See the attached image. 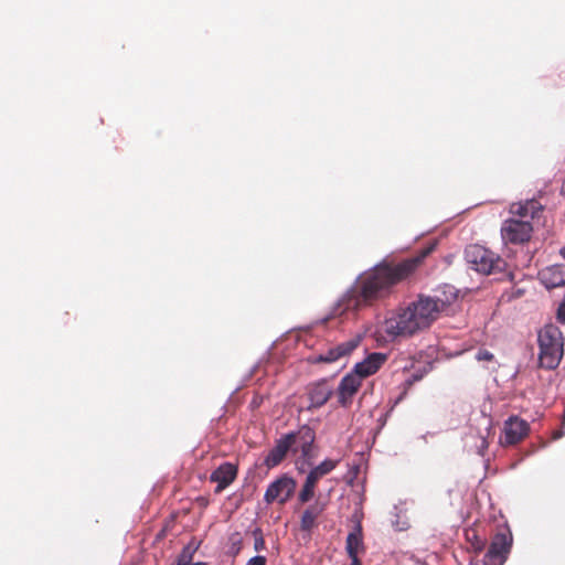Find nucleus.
<instances>
[{
    "label": "nucleus",
    "mask_w": 565,
    "mask_h": 565,
    "mask_svg": "<svg viewBox=\"0 0 565 565\" xmlns=\"http://www.w3.org/2000/svg\"><path fill=\"white\" fill-rule=\"evenodd\" d=\"M195 565H201L200 563L195 564Z\"/></svg>",
    "instance_id": "nucleus-31"
},
{
    "label": "nucleus",
    "mask_w": 565,
    "mask_h": 565,
    "mask_svg": "<svg viewBox=\"0 0 565 565\" xmlns=\"http://www.w3.org/2000/svg\"><path fill=\"white\" fill-rule=\"evenodd\" d=\"M350 565H362L360 558H354V559H351V564Z\"/></svg>",
    "instance_id": "nucleus-28"
},
{
    "label": "nucleus",
    "mask_w": 565,
    "mask_h": 565,
    "mask_svg": "<svg viewBox=\"0 0 565 565\" xmlns=\"http://www.w3.org/2000/svg\"><path fill=\"white\" fill-rule=\"evenodd\" d=\"M362 381L352 372L342 377L337 390L338 402L342 407H349L352 404L354 395L362 385Z\"/></svg>",
    "instance_id": "nucleus-8"
},
{
    "label": "nucleus",
    "mask_w": 565,
    "mask_h": 565,
    "mask_svg": "<svg viewBox=\"0 0 565 565\" xmlns=\"http://www.w3.org/2000/svg\"><path fill=\"white\" fill-rule=\"evenodd\" d=\"M317 483L318 482L316 480L307 476L302 484V488L298 494V501L301 504L309 502L315 497Z\"/></svg>",
    "instance_id": "nucleus-21"
},
{
    "label": "nucleus",
    "mask_w": 565,
    "mask_h": 565,
    "mask_svg": "<svg viewBox=\"0 0 565 565\" xmlns=\"http://www.w3.org/2000/svg\"><path fill=\"white\" fill-rule=\"evenodd\" d=\"M295 446V436L287 434L276 441L275 447L266 456L264 463L268 468L278 466L286 457L287 452Z\"/></svg>",
    "instance_id": "nucleus-11"
},
{
    "label": "nucleus",
    "mask_w": 565,
    "mask_h": 565,
    "mask_svg": "<svg viewBox=\"0 0 565 565\" xmlns=\"http://www.w3.org/2000/svg\"><path fill=\"white\" fill-rule=\"evenodd\" d=\"M539 279L546 289L565 286V265H552L539 273Z\"/></svg>",
    "instance_id": "nucleus-14"
},
{
    "label": "nucleus",
    "mask_w": 565,
    "mask_h": 565,
    "mask_svg": "<svg viewBox=\"0 0 565 565\" xmlns=\"http://www.w3.org/2000/svg\"><path fill=\"white\" fill-rule=\"evenodd\" d=\"M539 363L541 367L554 370L564 354V335L555 324L544 326L537 333Z\"/></svg>",
    "instance_id": "nucleus-3"
},
{
    "label": "nucleus",
    "mask_w": 565,
    "mask_h": 565,
    "mask_svg": "<svg viewBox=\"0 0 565 565\" xmlns=\"http://www.w3.org/2000/svg\"><path fill=\"white\" fill-rule=\"evenodd\" d=\"M450 302L449 298L419 296L416 301L384 321V332L392 338L411 337L429 328Z\"/></svg>",
    "instance_id": "nucleus-2"
},
{
    "label": "nucleus",
    "mask_w": 565,
    "mask_h": 565,
    "mask_svg": "<svg viewBox=\"0 0 565 565\" xmlns=\"http://www.w3.org/2000/svg\"><path fill=\"white\" fill-rule=\"evenodd\" d=\"M324 510L326 504L320 501H316L315 503L308 505L302 512L300 519L301 531L310 532L317 525V520Z\"/></svg>",
    "instance_id": "nucleus-18"
},
{
    "label": "nucleus",
    "mask_w": 565,
    "mask_h": 565,
    "mask_svg": "<svg viewBox=\"0 0 565 565\" xmlns=\"http://www.w3.org/2000/svg\"><path fill=\"white\" fill-rule=\"evenodd\" d=\"M362 519H363L362 509H356L351 516V521L354 523V527L352 531H358L359 526L362 527Z\"/></svg>",
    "instance_id": "nucleus-25"
},
{
    "label": "nucleus",
    "mask_w": 565,
    "mask_h": 565,
    "mask_svg": "<svg viewBox=\"0 0 565 565\" xmlns=\"http://www.w3.org/2000/svg\"><path fill=\"white\" fill-rule=\"evenodd\" d=\"M512 543L513 536L509 529L497 532L484 555L483 565H503L510 554Z\"/></svg>",
    "instance_id": "nucleus-5"
},
{
    "label": "nucleus",
    "mask_w": 565,
    "mask_h": 565,
    "mask_svg": "<svg viewBox=\"0 0 565 565\" xmlns=\"http://www.w3.org/2000/svg\"><path fill=\"white\" fill-rule=\"evenodd\" d=\"M296 488V480L287 475H282L268 484L264 494V501L267 504L278 502L280 505H284L291 499Z\"/></svg>",
    "instance_id": "nucleus-7"
},
{
    "label": "nucleus",
    "mask_w": 565,
    "mask_h": 565,
    "mask_svg": "<svg viewBox=\"0 0 565 565\" xmlns=\"http://www.w3.org/2000/svg\"><path fill=\"white\" fill-rule=\"evenodd\" d=\"M501 238L505 245H521L527 243L533 233V225L529 220L510 217L501 225Z\"/></svg>",
    "instance_id": "nucleus-6"
},
{
    "label": "nucleus",
    "mask_w": 565,
    "mask_h": 565,
    "mask_svg": "<svg viewBox=\"0 0 565 565\" xmlns=\"http://www.w3.org/2000/svg\"><path fill=\"white\" fill-rule=\"evenodd\" d=\"M339 460L326 459L320 465L310 470L308 476L317 482L328 473H330L338 466Z\"/></svg>",
    "instance_id": "nucleus-20"
},
{
    "label": "nucleus",
    "mask_w": 565,
    "mask_h": 565,
    "mask_svg": "<svg viewBox=\"0 0 565 565\" xmlns=\"http://www.w3.org/2000/svg\"><path fill=\"white\" fill-rule=\"evenodd\" d=\"M243 548V535L241 532H233L230 534L227 540V553L232 556H236Z\"/></svg>",
    "instance_id": "nucleus-22"
},
{
    "label": "nucleus",
    "mask_w": 565,
    "mask_h": 565,
    "mask_svg": "<svg viewBox=\"0 0 565 565\" xmlns=\"http://www.w3.org/2000/svg\"><path fill=\"white\" fill-rule=\"evenodd\" d=\"M253 536H254V550L256 552L266 550V542H265L262 529L256 527L253 531Z\"/></svg>",
    "instance_id": "nucleus-23"
},
{
    "label": "nucleus",
    "mask_w": 565,
    "mask_h": 565,
    "mask_svg": "<svg viewBox=\"0 0 565 565\" xmlns=\"http://www.w3.org/2000/svg\"><path fill=\"white\" fill-rule=\"evenodd\" d=\"M543 211V205L535 199L514 202L510 205L509 212L516 216V220H529L530 222L539 217Z\"/></svg>",
    "instance_id": "nucleus-12"
},
{
    "label": "nucleus",
    "mask_w": 565,
    "mask_h": 565,
    "mask_svg": "<svg viewBox=\"0 0 565 565\" xmlns=\"http://www.w3.org/2000/svg\"><path fill=\"white\" fill-rule=\"evenodd\" d=\"M556 318L559 322L565 323V294L557 308Z\"/></svg>",
    "instance_id": "nucleus-26"
},
{
    "label": "nucleus",
    "mask_w": 565,
    "mask_h": 565,
    "mask_svg": "<svg viewBox=\"0 0 565 565\" xmlns=\"http://www.w3.org/2000/svg\"><path fill=\"white\" fill-rule=\"evenodd\" d=\"M559 255L565 258V246L559 249Z\"/></svg>",
    "instance_id": "nucleus-29"
},
{
    "label": "nucleus",
    "mask_w": 565,
    "mask_h": 565,
    "mask_svg": "<svg viewBox=\"0 0 565 565\" xmlns=\"http://www.w3.org/2000/svg\"><path fill=\"white\" fill-rule=\"evenodd\" d=\"M246 565H267V558L263 555H256L249 558Z\"/></svg>",
    "instance_id": "nucleus-27"
},
{
    "label": "nucleus",
    "mask_w": 565,
    "mask_h": 565,
    "mask_svg": "<svg viewBox=\"0 0 565 565\" xmlns=\"http://www.w3.org/2000/svg\"><path fill=\"white\" fill-rule=\"evenodd\" d=\"M360 337H355L343 343H340L337 347L329 349L326 353L320 354L318 361L324 363L335 362L340 358L349 355L352 351H354L360 344Z\"/></svg>",
    "instance_id": "nucleus-17"
},
{
    "label": "nucleus",
    "mask_w": 565,
    "mask_h": 565,
    "mask_svg": "<svg viewBox=\"0 0 565 565\" xmlns=\"http://www.w3.org/2000/svg\"><path fill=\"white\" fill-rule=\"evenodd\" d=\"M530 427L525 420L519 417H510L504 424V437L502 439V444L515 445L527 436Z\"/></svg>",
    "instance_id": "nucleus-9"
},
{
    "label": "nucleus",
    "mask_w": 565,
    "mask_h": 565,
    "mask_svg": "<svg viewBox=\"0 0 565 565\" xmlns=\"http://www.w3.org/2000/svg\"><path fill=\"white\" fill-rule=\"evenodd\" d=\"M466 259L475 270L484 275L501 273L507 267L503 258L478 244L467 247Z\"/></svg>",
    "instance_id": "nucleus-4"
},
{
    "label": "nucleus",
    "mask_w": 565,
    "mask_h": 565,
    "mask_svg": "<svg viewBox=\"0 0 565 565\" xmlns=\"http://www.w3.org/2000/svg\"><path fill=\"white\" fill-rule=\"evenodd\" d=\"M291 434L295 436V446H297L295 451L299 448L306 460L312 459L316 438L315 431L308 426H302L297 433Z\"/></svg>",
    "instance_id": "nucleus-15"
},
{
    "label": "nucleus",
    "mask_w": 565,
    "mask_h": 565,
    "mask_svg": "<svg viewBox=\"0 0 565 565\" xmlns=\"http://www.w3.org/2000/svg\"><path fill=\"white\" fill-rule=\"evenodd\" d=\"M434 246L420 249L401 262L383 260L361 274L338 302L340 312L359 310L387 297L393 288L409 278L431 253Z\"/></svg>",
    "instance_id": "nucleus-1"
},
{
    "label": "nucleus",
    "mask_w": 565,
    "mask_h": 565,
    "mask_svg": "<svg viewBox=\"0 0 565 565\" xmlns=\"http://www.w3.org/2000/svg\"><path fill=\"white\" fill-rule=\"evenodd\" d=\"M177 565H186L185 562H183L182 559L179 561V563Z\"/></svg>",
    "instance_id": "nucleus-30"
},
{
    "label": "nucleus",
    "mask_w": 565,
    "mask_h": 565,
    "mask_svg": "<svg viewBox=\"0 0 565 565\" xmlns=\"http://www.w3.org/2000/svg\"><path fill=\"white\" fill-rule=\"evenodd\" d=\"M386 360L387 355L385 353H370L363 361L356 363L351 372L363 380L375 374Z\"/></svg>",
    "instance_id": "nucleus-10"
},
{
    "label": "nucleus",
    "mask_w": 565,
    "mask_h": 565,
    "mask_svg": "<svg viewBox=\"0 0 565 565\" xmlns=\"http://www.w3.org/2000/svg\"><path fill=\"white\" fill-rule=\"evenodd\" d=\"M237 477V467L231 462H223L220 465L210 477L212 482H215L217 486L215 488V493H221L224 489H226Z\"/></svg>",
    "instance_id": "nucleus-13"
},
{
    "label": "nucleus",
    "mask_w": 565,
    "mask_h": 565,
    "mask_svg": "<svg viewBox=\"0 0 565 565\" xmlns=\"http://www.w3.org/2000/svg\"><path fill=\"white\" fill-rule=\"evenodd\" d=\"M476 359L480 362H491L494 355L486 349H480L476 354Z\"/></svg>",
    "instance_id": "nucleus-24"
},
{
    "label": "nucleus",
    "mask_w": 565,
    "mask_h": 565,
    "mask_svg": "<svg viewBox=\"0 0 565 565\" xmlns=\"http://www.w3.org/2000/svg\"><path fill=\"white\" fill-rule=\"evenodd\" d=\"M332 394L333 391L327 381L311 384L308 387V398L310 401L308 408L311 409L323 406L330 399Z\"/></svg>",
    "instance_id": "nucleus-16"
},
{
    "label": "nucleus",
    "mask_w": 565,
    "mask_h": 565,
    "mask_svg": "<svg viewBox=\"0 0 565 565\" xmlns=\"http://www.w3.org/2000/svg\"><path fill=\"white\" fill-rule=\"evenodd\" d=\"M345 550L350 559L359 558V554L364 552L363 529L359 526L358 531H351L345 541Z\"/></svg>",
    "instance_id": "nucleus-19"
}]
</instances>
